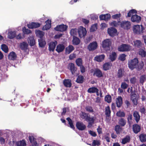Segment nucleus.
Listing matches in <instances>:
<instances>
[{
  "label": "nucleus",
  "instance_id": "49530a36",
  "mask_svg": "<svg viewBox=\"0 0 146 146\" xmlns=\"http://www.w3.org/2000/svg\"><path fill=\"white\" fill-rule=\"evenodd\" d=\"M97 88L95 87H92L89 88L87 92L89 93H95Z\"/></svg>",
  "mask_w": 146,
  "mask_h": 146
},
{
  "label": "nucleus",
  "instance_id": "6ab92c4d",
  "mask_svg": "<svg viewBox=\"0 0 146 146\" xmlns=\"http://www.w3.org/2000/svg\"><path fill=\"white\" fill-rule=\"evenodd\" d=\"M93 75L98 78H101L103 76L102 71L98 68H96L94 71Z\"/></svg>",
  "mask_w": 146,
  "mask_h": 146
},
{
  "label": "nucleus",
  "instance_id": "79ce46f5",
  "mask_svg": "<svg viewBox=\"0 0 146 146\" xmlns=\"http://www.w3.org/2000/svg\"><path fill=\"white\" fill-rule=\"evenodd\" d=\"M121 22L118 21L117 22L115 21H113L110 23V25L112 27H117L119 25H120Z\"/></svg>",
  "mask_w": 146,
  "mask_h": 146
},
{
  "label": "nucleus",
  "instance_id": "7ed1b4c3",
  "mask_svg": "<svg viewBox=\"0 0 146 146\" xmlns=\"http://www.w3.org/2000/svg\"><path fill=\"white\" fill-rule=\"evenodd\" d=\"M141 28L139 25H134L133 27V31L134 34L139 35H141L144 32V28L141 25Z\"/></svg>",
  "mask_w": 146,
  "mask_h": 146
},
{
  "label": "nucleus",
  "instance_id": "ea45409f",
  "mask_svg": "<svg viewBox=\"0 0 146 146\" xmlns=\"http://www.w3.org/2000/svg\"><path fill=\"white\" fill-rule=\"evenodd\" d=\"M84 77L81 75H79L77 77L76 82L78 83H82L84 82Z\"/></svg>",
  "mask_w": 146,
  "mask_h": 146
},
{
  "label": "nucleus",
  "instance_id": "13d9d810",
  "mask_svg": "<svg viewBox=\"0 0 146 146\" xmlns=\"http://www.w3.org/2000/svg\"><path fill=\"white\" fill-rule=\"evenodd\" d=\"M100 144L101 143L99 140H94L93 141L92 143V146H99L100 145Z\"/></svg>",
  "mask_w": 146,
  "mask_h": 146
},
{
  "label": "nucleus",
  "instance_id": "e433bc0d",
  "mask_svg": "<svg viewBox=\"0 0 146 146\" xmlns=\"http://www.w3.org/2000/svg\"><path fill=\"white\" fill-rule=\"evenodd\" d=\"M140 141L142 142L146 141V134L141 133L139 136Z\"/></svg>",
  "mask_w": 146,
  "mask_h": 146
},
{
  "label": "nucleus",
  "instance_id": "b1692460",
  "mask_svg": "<svg viewBox=\"0 0 146 146\" xmlns=\"http://www.w3.org/2000/svg\"><path fill=\"white\" fill-rule=\"evenodd\" d=\"M74 49V47L72 45H69L65 48V54H69Z\"/></svg>",
  "mask_w": 146,
  "mask_h": 146
},
{
  "label": "nucleus",
  "instance_id": "8fccbe9b",
  "mask_svg": "<svg viewBox=\"0 0 146 146\" xmlns=\"http://www.w3.org/2000/svg\"><path fill=\"white\" fill-rule=\"evenodd\" d=\"M76 63L78 66H80L82 65V60L81 58H78L76 60Z\"/></svg>",
  "mask_w": 146,
  "mask_h": 146
},
{
  "label": "nucleus",
  "instance_id": "2eb2a0df",
  "mask_svg": "<svg viewBox=\"0 0 146 146\" xmlns=\"http://www.w3.org/2000/svg\"><path fill=\"white\" fill-rule=\"evenodd\" d=\"M57 44L56 41L51 42L49 44L48 50L50 51L53 52Z\"/></svg>",
  "mask_w": 146,
  "mask_h": 146
},
{
  "label": "nucleus",
  "instance_id": "ddd939ff",
  "mask_svg": "<svg viewBox=\"0 0 146 146\" xmlns=\"http://www.w3.org/2000/svg\"><path fill=\"white\" fill-rule=\"evenodd\" d=\"M141 17L138 15L135 14L132 15L131 18V20L132 22H135L139 23L141 20Z\"/></svg>",
  "mask_w": 146,
  "mask_h": 146
},
{
  "label": "nucleus",
  "instance_id": "0e129e2a",
  "mask_svg": "<svg viewBox=\"0 0 146 146\" xmlns=\"http://www.w3.org/2000/svg\"><path fill=\"white\" fill-rule=\"evenodd\" d=\"M146 109L144 106L141 107L139 109V111L142 114H145L146 113Z\"/></svg>",
  "mask_w": 146,
  "mask_h": 146
},
{
  "label": "nucleus",
  "instance_id": "58836bf2",
  "mask_svg": "<svg viewBox=\"0 0 146 146\" xmlns=\"http://www.w3.org/2000/svg\"><path fill=\"white\" fill-rule=\"evenodd\" d=\"M17 57V55L15 52L12 51L10 53V59L14 60L16 59Z\"/></svg>",
  "mask_w": 146,
  "mask_h": 146
},
{
  "label": "nucleus",
  "instance_id": "de8ad7c7",
  "mask_svg": "<svg viewBox=\"0 0 146 146\" xmlns=\"http://www.w3.org/2000/svg\"><path fill=\"white\" fill-rule=\"evenodd\" d=\"M123 75V70L121 68L118 69L117 74V77L119 78H121Z\"/></svg>",
  "mask_w": 146,
  "mask_h": 146
},
{
  "label": "nucleus",
  "instance_id": "2f4dec72",
  "mask_svg": "<svg viewBox=\"0 0 146 146\" xmlns=\"http://www.w3.org/2000/svg\"><path fill=\"white\" fill-rule=\"evenodd\" d=\"M28 42L31 46H33L35 45V42L34 38L33 36H30L28 38Z\"/></svg>",
  "mask_w": 146,
  "mask_h": 146
},
{
  "label": "nucleus",
  "instance_id": "5701e85b",
  "mask_svg": "<svg viewBox=\"0 0 146 146\" xmlns=\"http://www.w3.org/2000/svg\"><path fill=\"white\" fill-rule=\"evenodd\" d=\"M20 47L21 50L25 51L28 49V44L26 42H23L20 43Z\"/></svg>",
  "mask_w": 146,
  "mask_h": 146
},
{
  "label": "nucleus",
  "instance_id": "c85d7f7f",
  "mask_svg": "<svg viewBox=\"0 0 146 146\" xmlns=\"http://www.w3.org/2000/svg\"><path fill=\"white\" fill-rule=\"evenodd\" d=\"M105 113L106 115V118L107 119L111 116V111L109 106H108L105 108Z\"/></svg>",
  "mask_w": 146,
  "mask_h": 146
},
{
  "label": "nucleus",
  "instance_id": "c03bdc74",
  "mask_svg": "<svg viewBox=\"0 0 146 146\" xmlns=\"http://www.w3.org/2000/svg\"><path fill=\"white\" fill-rule=\"evenodd\" d=\"M66 119L68 121V124L70 125V127L73 129H75V127L74 125L73 121L72 119L70 118V117H68L66 118Z\"/></svg>",
  "mask_w": 146,
  "mask_h": 146
},
{
  "label": "nucleus",
  "instance_id": "39448f33",
  "mask_svg": "<svg viewBox=\"0 0 146 146\" xmlns=\"http://www.w3.org/2000/svg\"><path fill=\"white\" fill-rule=\"evenodd\" d=\"M131 46L129 44H122L118 46L117 49L120 52H128L131 50Z\"/></svg>",
  "mask_w": 146,
  "mask_h": 146
},
{
  "label": "nucleus",
  "instance_id": "4468645a",
  "mask_svg": "<svg viewBox=\"0 0 146 146\" xmlns=\"http://www.w3.org/2000/svg\"><path fill=\"white\" fill-rule=\"evenodd\" d=\"M40 24L37 22H32L31 23L28 24L27 26L30 29L36 28L39 27Z\"/></svg>",
  "mask_w": 146,
  "mask_h": 146
},
{
  "label": "nucleus",
  "instance_id": "393cba45",
  "mask_svg": "<svg viewBox=\"0 0 146 146\" xmlns=\"http://www.w3.org/2000/svg\"><path fill=\"white\" fill-rule=\"evenodd\" d=\"M131 99L134 105H137V95L136 94V93L133 94H132L130 96Z\"/></svg>",
  "mask_w": 146,
  "mask_h": 146
},
{
  "label": "nucleus",
  "instance_id": "cd10ccee",
  "mask_svg": "<svg viewBox=\"0 0 146 146\" xmlns=\"http://www.w3.org/2000/svg\"><path fill=\"white\" fill-rule=\"evenodd\" d=\"M39 46L41 48H44L46 44V42L44 38L38 39V40Z\"/></svg>",
  "mask_w": 146,
  "mask_h": 146
},
{
  "label": "nucleus",
  "instance_id": "c9c22d12",
  "mask_svg": "<svg viewBox=\"0 0 146 146\" xmlns=\"http://www.w3.org/2000/svg\"><path fill=\"white\" fill-rule=\"evenodd\" d=\"M110 63L109 62L104 63L103 65V70L105 71L109 70L110 68Z\"/></svg>",
  "mask_w": 146,
  "mask_h": 146
},
{
  "label": "nucleus",
  "instance_id": "052dcab7",
  "mask_svg": "<svg viewBox=\"0 0 146 146\" xmlns=\"http://www.w3.org/2000/svg\"><path fill=\"white\" fill-rule=\"evenodd\" d=\"M132 120V115L130 114H129L128 116L127 117V122L128 124L130 125L131 124V120Z\"/></svg>",
  "mask_w": 146,
  "mask_h": 146
},
{
  "label": "nucleus",
  "instance_id": "72a5a7b5",
  "mask_svg": "<svg viewBox=\"0 0 146 146\" xmlns=\"http://www.w3.org/2000/svg\"><path fill=\"white\" fill-rule=\"evenodd\" d=\"M130 140V136L127 135L122 139L121 143L123 144H125L129 142Z\"/></svg>",
  "mask_w": 146,
  "mask_h": 146
},
{
  "label": "nucleus",
  "instance_id": "864d4df0",
  "mask_svg": "<svg viewBox=\"0 0 146 146\" xmlns=\"http://www.w3.org/2000/svg\"><path fill=\"white\" fill-rule=\"evenodd\" d=\"M121 129V128L119 125H117L115 127L114 130L116 132L117 134H119Z\"/></svg>",
  "mask_w": 146,
  "mask_h": 146
},
{
  "label": "nucleus",
  "instance_id": "7c9ffc66",
  "mask_svg": "<svg viewBox=\"0 0 146 146\" xmlns=\"http://www.w3.org/2000/svg\"><path fill=\"white\" fill-rule=\"evenodd\" d=\"M80 40L79 38L76 36L73 37L72 42L73 45H77L80 44Z\"/></svg>",
  "mask_w": 146,
  "mask_h": 146
},
{
  "label": "nucleus",
  "instance_id": "1a4fd4ad",
  "mask_svg": "<svg viewBox=\"0 0 146 146\" xmlns=\"http://www.w3.org/2000/svg\"><path fill=\"white\" fill-rule=\"evenodd\" d=\"M76 127L80 131L84 130L86 128L85 125L81 121H78L76 123Z\"/></svg>",
  "mask_w": 146,
  "mask_h": 146
},
{
  "label": "nucleus",
  "instance_id": "bf43d9fd",
  "mask_svg": "<svg viewBox=\"0 0 146 146\" xmlns=\"http://www.w3.org/2000/svg\"><path fill=\"white\" fill-rule=\"evenodd\" d=\"M22 30L23 32L25 34H28L31 33V30L26 29L25 27L23 28Z\"/></svg>",
  "mask_w": 146,
  "mask_h": 146
},
{
  "label": "nucleus",
  "instance_id": "f257e3e1",
  "mask_svg": "<svg viewBox=\"0 0 146 146\" xmlns=\"http://www.w3.org/2000/svg\"><path fill=\"white\" fill-rule=\"evenodd\" d=\"M128 65L129 68L131 70H132L135 68L137 71H140L143 68L144 63L142 61L139 63L138 58H135L129 60Z\"/></svg>",
  "mask_w": 146,
  "mask_h": 146
},
{
  "label": "nucleus",
  "instance_id": "3c124183",
  "mask_svg": "<svg viewBox=\"0 0 146 146\" xmlns=\"http://www.w3.org/2000/svg\"><path fill=\"white\" fill-rule=\"evenodd\" d=\"M139 54L142 57H145L146 56V53L143 49H140L139 51Z\"/></svg>",
  "mask_w": 146,
  "mask_h": 146
},
{
  "label": "nucleus",
  "instance_id": "412c9836",
  "mask_svg": "<svg viewBox=\"0 0 146 146\" xmlns=\"http://www.w3.org/2000/svg\"><path fill=\"white\" fill-rule=\"evenodd\" d=\"M51 20H50L48 19L45 21L46 25L44 26L42 28V30H47L49 29L51 27Z\"/></svg>",
  "mask_w": 146,
  "mask_h": 146
},
{
  "label": "nucleus",
  "instance_id": "aec40b11",
  "mask_svg": "<svg viewBox=\"0 0 146 146\" xmlns=\"http://www.w3.org/2000/svg\"><path fill=\"white\" fill-rule=\"evenodd\" d=\"M35 33L36 36L39 38V39L43 38L44 35V32L39 30H36Z\"/></svg>",
  "mask_w": 146,
  "mask_h": 146
},
{
  "label": "nucleus",
  "instance_id": "f8f14e48",
  "mask_svg": "<svg viewBox=\"0 0 146 146\" xmlns=\"http://www.w3.org/2000/svg\"><path fill=\"white\" fill-rule=\"evenodd\" d=\"M120 25L122 28L125 29H128L129 28L131 23L128 21H123L121 22Z\"/></svg>",
  "mask_w": 146,
  "mask_h": 146
},
{
  "label": "nucleus",
  "instance_id": "dca6fc26",
  "mask_svg": "<svg viewBox=\"0 0 146 146\" xmlns=\"http://www.w3.org/2000/svg\"><path fill=\"white\" fill-rule=\"evenodd\" d=\"M141 129V127L138 124H135L133 125L132 130L135 133H138L140 131Z\"/></svg>",
  "mask_w": 146,
  "mask_h": 146
},
{
  "label": "nucleus",
  "instance_id": "c756f323",
  "mask_svg": "<svg viewBox=\"0 0 146 146\" xmlns=\"http://www.w3.org/2000/svg\"><path fill=\"white\" fill-rule=\"evenodd\" d=\"M133 116L137 123H138L140 119V116L138 111H135L133 112Z\"/></svg>",
  "mask_w": 146,
  "mask_h": 146
},
{
  "label": "nucleus",
  "instance_id": "f704fd0d",
  "mask_svg": "<svg viewBox=\"0 0 146 146\" xmlns=\"http://www.w3.org/2000/svg\"><path fill=\"white\" fill-rule=\"evenodd\" d=\"M29 139L30 142L34 144L35 146H37V143L35 141V139L32 135H30L29 137Z\"/></svg>",
  "mask_w": 146,
  "mask_h": 146
},
{
  "label": "nucleus",
  "instance_id": "4d7b16f0",
  "mask_svg": "<svg viewBox=\"0 0 146 146\" xmlns=\"http://www.w3.org/2000/svg\"><path fill=\"white\" fill-rule=\"evenodd\" d=\"M146 77L145 75H143L141 76L140 78V83L143 84L146 80Z\"/></svg>",
  "mask_w": 146,
  "mask_h": 146
},
{
  "label": "nucleus",
  "instance_id": "a18cd8bd",
  "mask_svg": "<svg viewBox=\"0 0 146 146\" xmlns=\"http://www.w3.org/2000/svg\"><path fill=\"white\" fill-rule=\"evenodd\" d=\"M1 48L2 50L5 53H7L8 51V46L5 44H3L1 46Z\"/></svg>",
  "mask_w": 146,
  "mask_h": 146
},
{
  "label": "nucleus",
  "instance_id": "e2e57ef3",
  "mask_svg": "<svg viewBox=\"0 0 146 146\" xmlns=\"http://www.w3.org/2000/svg\"><path fill=\"white\" fill-rule=\"evenodd\" d=\"M77 32L76 29H72L70 31V34L71 36H75L76 35Z\"/></svg>",
  "mask_w": 146,
  "mask_h": 146
},
{
  "label": "nucleus",
  "instance_id": "5fc2aeb1",
  "mask_svg": "<svg viewBox=\"0 0 146 146\" xmlns=\"http://www.w3.org/2000/svg\"><path fill=\"white\" fill-rule=\"evenodd\" d=\"M105 101L108 103H110L111 101V97L110 95H107L105 98Z\"/></svg>",
  "mask_w": 146,
  "mask_h": 146
},
{
  "label": "nucleus",
  "instance_id": "0eeeda50",
  "mask_svg": "<svg viewBox=\"0 0 146 146\" xmlns=\"http://www.w3.org/2000/svg\"><path fill=\"white\" fill-rule=\"evenodd\" d=\"M98 46L97 42L94 41L89 44L88 46V49L89 51H93L96 49Z\"/></svg>",
  "mask_w": 146,
  "mask_h": 146
},
{
  "label": "nucleus",
  "instance_id": "6e6d98bb",
  "mask_svg": "<svg viewBox=\"0 0 146 146\" xmlns=\"http://www.w3.org/2000/svg\"><path fill=\"white\" fill-rule=\"evenodd\" d=\"M137 12L136 10L132 9L130 10L127 13V17H131V15L133 14H136Z\"/></svg>",
  "mask_w": 146,
  "mask_h": 146
},
{
  "label": "nucleus",
  "instance_id": "69168bd1",
  "mask_svg": "<svg viewBox=\"0 0 146 146\" xmlns=\"http://www.w3.org/2000/svg\"><path fill=\"white\" fill-rule=\"evenodd\" d=\"M128 85L126 82H123L122 83L121 87L122 89H125L128 87Z\"/></svg>",
  "mask_w": 146,
  "mask_h": 146
},
{
  "label": "nucleus",
  "instance_id": "603ef678",
  "mask_svg": "<svg viewBox=\"0 0 146 146\" xmlns=\"http://www.w3.org/2000/svg\"><path fill=\"white\" fill-rule=\"evenodd\" d=\"M127 56L125 54H120L118 57V59L121 61H123L125 60V57Z\"/></svg>",
  "mask_w": 146,
  "mask_h": 146
},
{
  "label": "nucleus",
  "instance_id": "20e7f679",
  "mask_svg": "<svg viewBox=\"0 0 146 146\" xmlns=\"http://www.w3.org/2000/svg\"><path fill=\"white\" fill-rule=\"evenodd\" d=\"M111 45V39H106L104 40L102 42V46L104 49L106 51L110 50Z\"/></svg>",
  "mask_w": 146,
  "mask_h": 146
},
{
  "label": "nucleus",
  "instance_id": "a211bd4d",
  "mask_svg": "<svg viewBox=\"0 0 146 146\" xmlns=\"http://www.w3.org/2000/svg\"><path fill=\"white\" fill-rule=\"evenodd\" d=\"M63 84L65 87L70 88L72 85L71 80L69 79H64L63 81Z\"/></svg>",
  "mask_w": 146,
  "mask_h": 146
},
{
  "label": "nucleus",
  "instance_id": "4c0bfd02",
  "mask_svg": "<svg viewBox=\"0 0 146 146\" xmlns=\"http://www.w3.org/2000/svg\"><path fill=\"white\" fill-rule=\"evenodd\" d=\"M118 123L120 126L123 127L126 124V120L123 118H121L119 120Z\"/></svg>",
  "mask_w": 146,
  "mask_h": 146
},
{
  "label": "nucleus",
  "instance_id": "a19ab883",
  "mask_svg": "<svg viewBox=\"0 0 146 146\" xmlns=\"http://www.w3.org/2000/svg\"><path fill=\"white\" fill-rule=\"evenodd\" d=\"M16 145L17 146H25L26 144L24 140L17 141L16 143Z\"/></svg>",
  "mask_w": 146,
  "mask_h": 146
},
{
  "label": "nucleus",
  "instance_id": "09e8293b",
  "mask_svg": "<svg viewBox=\"0 0 146 146\" xmlns=\"http://www.w3.org/2000/svg\"><path fill=\"white\" fill-rule=\"evenodd\" d=\"M134 43L135 46L138 48H139L142 45V43L139 40H137L134 41Z\"/></svg>",
  "mask_w": 146,
  "mask_h": 146
},
{
  "label": "nucleus",
  "instance_id": "423d86ee",
  "mask_svg": "<svg viewBox=\"0 0 146 146\" xmlns=\"http://www.w3.org/2000/svg\"><path fill=\"white\" fill-rule=\"evenodd\" d=\"M78 33L80 38H84L86 35L87 31L85 28L80 26L78 29Z\"/></svg>",
  "mask_w": 146,
  "mask_h": 146
},
{
  "label": "nucleus",
  "instance_id": "f03ea898",
  "mask_svg": "<svg viewBox=\"0 0 146 146\" xmlns=\"http://www.w3.org/2000/svg\"><path fill=\"white\" fill-rule=\"evenodd\" d=\"M81 117L82 118L85 119L86 121L88 122V126H92V125L94 123L96 118L94 116L91 117L90 115L88 114L83 112H82Z\"/></svg>",
  "mask_w": 146,
  "mask_h": 146
},
{
  "label": "nucleus",
  "instance_id": "774afa93",
  "mask_svg": "<svg viewBox=\"0 0 146 146\" xmlns=\"http://www.w3.org/2000/svg\"><path fill=\"white\" fill-rule=\"evenodd\" d=\"M85 109L86 111L88 112H94V110L92 108L91 106H87L85 108Z\"/></svg>",
  "mask_w": 146,
  "mask_h": 146
},
{
  "label": "nucleus",
  "instance_id": "9d476101",
  "mask_svg": "<svg viewBox=\"0 0 146 146\" xmlns=\"http://www.w3.org/2000/svg\"><path fill=\"white\" fill-rule=\"evenodd\" d=\"M68 68L70 71L72 75L75 74L77 70V68L75 66L74 64L72 63L69 64Z\"/></svg>",
  "mask_w": 146,
  "mask_h": 146
},
{
  "label": "nucleus",
  "instance_id": "9b49d317",
  "mask_svg": "<svg viewBox=\"0 0 146 146\" xmlns=\"http://www.w3.org/2000/svg\"><path fill=\"white\" fill-rule=\"evenodd\" d=\"M108 33L111 36H114L115 35L117 31V29L114 27H110L108 29Z\"/></svg>",
  "mask_w": 146,
  "mask_h": 146
},
{
  "label": "nucleus",
  "instance_id": "a878e982",
  "mask_svg": "<svg viewBox=\"0 0 146 146\" xmlns=\"http://www.w3.org/2000/svg\"><path fill=\"white\" fill-rule=\"evenodd\" d=\"M111 16L109 14H107L105 15H101L99 16V18L100 20H104L105 21L108 20L110 19Z\"/></svg>",
  "mask_w": 146,
  "mask_h": 146
},
{
  "label": "nucleus",
  "instance_id": "bb28decb",
  "mask_svg": "<svg viewBox=\"0 0 146 146\" xmlns=\"http://www.w3.org/2000/svg\"><path fill=\"white\" fill-rule=\"evenodd\" d=\"M123 103L122 98L121 96H118L116 99V104L118 108L121 107Z\"/></svg>",
  "mask_w": 146,
  "mask_h": 146
},
{
  "label": "nucleus",
  "instance_id": "338daca9",
  "mask_svg": "<svg viewBox=\"0 0 146 146\" xmlns=\"http://www.w3.org/2000/svg\"><path fill=\"white\" fill-rule=\"evenodd\" d=\"M16 36V32L15 31H10V39L13 38Z\"/></svg>",
  "mask_w": 146,
  "mask_h": 146
},
{
  "label": "nucleus",
  "instance_id": "4be33fe9",
  "mask_svg": "<svg viewBox=\"0 0 146 146\" xmlns=\"http://www.w3.org/2000/svg\"><path fill=\"white\" fill-rule=\"evenodd\" d=\"M65 47L63 44H59L56 47V50L58 53L62 52L64 49Z\"/></svg>",
  "mask_w": 146,
  "mask_h": 146
},
{
  "label": "nucleus",
  "instance_id": "680f3d73",
  "mask_svg": "<svg viewBox=\"0 0 146 146\" xmlns=\"http://www.w3.org/2000/svg\"><path fill=\"white\" fill-rule=\"evenodd\" d=\"M131 84H135L137 82V79L134 76L131 78L130 80Z\"/></svg>",
  "mask_w": 146,
  "mask_h": 146
},
{
  "label": "nucleus",
  "instance_id": "473e14b6",
  "mask_svg": "<svg viewBox=\"0 0 146 146\" xmlns=\"http://www.w3.org/2000/svg\"><path fill=\"white\" fill-rule=\"evenodd\" d=\"M117 57L116 53L115 52H112L111 54L110 55L109 59L111 61L113 62L116 59Z\"/></svg>",
  "mask_w": 146,
  "mask_h": 146
},
{
  "label": "nucleus",
  "instance_id": "f3484780",
  "mask_svg": "<svg viewBox=\"0 0 146 146\" xmlns=\"http://www.w3.org/2000/svg\"><path fill=\"white\" fill-rule=\"evenodd\" d=\"M105 56L104 54L97 55L94 58V60L98 62H101L104 60Z\"/></svg>",
  "mask_w": 146,
  "mask_h": 146
},
{
  "label": "nucleus",
  "instance_id": "37998d69",
  "mask_svg": "<svg viewBox=\"0 0 146 146\" xmlns=\"http://www.w3.org/2000/svg\"><path fill=\"white\" fill-rule=\"evenodd\" d=\"M116 115L119 117H124L125 116V113L123 111L119 110L116 113Z\"/></svg>",
  "mask_w": 146,
  "mask_h": 146
},
{
  "label": "nucleus",
  "instance_id": "6e6552de",
  "mask_svg": "<svg viewBox=\"0 0 146 146\" xmlns=\"http://www.w3.org/2000/svg\"><path fill=\"white\" fill-rule=\"evenodd\" d=\"M67 28L68 26L67 25L62 24L57 25L54 29L56 31L63 32L66 31Z\"/></svg>",
  "mask_w": 146,
  "mask_h": 146
}]
</instances>
